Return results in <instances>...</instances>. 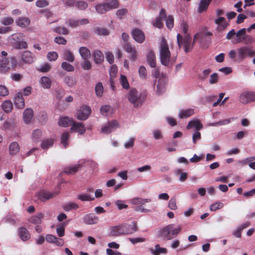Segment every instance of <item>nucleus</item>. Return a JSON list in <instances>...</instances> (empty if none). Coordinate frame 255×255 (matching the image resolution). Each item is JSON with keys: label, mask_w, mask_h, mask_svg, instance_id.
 <instances>
[{"label": "nucleus", "mask_w": 255, "mask_h": 255, "mask_svg": "<svg viewBox=\"0 0 255 255\" xmlns=\"http://www.w3.org/2000/svg\"><path fill=\"white\" fill-rule=\"evenodd\" d=\"M126 97L129 102L135 108L141 107L146 98V95L144 93H138L134 88H131L128 91Z\"/></svg>", "instance_id": "obj_1"}, {"label": "nucleus", "mask_w": 255, "mask_h": 255, "mask_svg": "<svg viewBox=\"0 0 255 255\" xmlns=\"http://www.w3.org/2000/svg\"><path fill=\"white\" fill-rule=\"evenodd\" d=\"M7 53L2 51L0 54V71L6 73L11 68H15L17 66V61L15 57H6Z\"/></svg>", "instance_id": "obj_2"}, {"label": "nucleus", "mask_w": 255, "mask_h": 255, "mask_svg": "<svg viewBox=\"0 0 255 255\" xmlns=\"http://www.w3.org/2000/svg\"><path fill=\"white\" fill-rule=\"evenodd\" d=\"M181 230L182 227L180 226L174 228V225L170 224L161 229L159 231L158 236L164 240H170L176 237Z\"/></svg>", "instance_id": "obj_3"}, {"label": "nucleus", "mask_w": 255, "mask_h": 255, "mask_svg": "<svg viewBox=\"0 0 255 255\" xmlns=\"http://www.w3.org/2000/svg\"><path fill=\"white\" fill-rule=\"evenodd\" d=\"M171 54L167 41L162 38L159 47V58L161 63L166 67L170 66Z\"/></svg>", "instance_id": "obj_4"}, {"label": "nucleus", "mask_w": 255, "mask_h": 255, "mask_svg": "<svg viewBox=\"0 0 255 255\" xmlns=\"http://www.w3.org/2000/svg\"><path fill=\"white\" fill-rule=\"evenodd\" d=\"M24 35L21 33L12 34L9 40L12 46L16 49H26L28 47L26 42L23 41Z\"/></svg>", "instance_id": "obj_5"}, {"label": "nucleus", "mask_w": 255, "mask_h": 255, "mask_svg": "<svg viewBox=\"0 0 255 255\" xmlns=\"http://www.w3.org/2000/svg\"><path fill=\"white\" fill-rule=\"evenodd\" d=\"M177 40L179 48L184 45V51L186 53L189 52L192 49L194 43L196 42V41L193 40V43L191 42L192 38L189 34L185 35L184 37L183 38L180 34H178Z\"/></svg>", "instance_id": "obj_6"}, {"label": "nucleus", "mask_w": 255, "mask_h": 255, "mask_svg": "<svg viewBox=\"0 0 255 255\" xmlns=\"http://www.w3.org/2000/svg\"><path fill=\"white\" fill-rule=\"evenodd\" d=\"M240 102L243 104H247L249 103L255 101V92H244L240 97Z\"/></svg>", "instance_id": "obj_7"}, {"label": "nucleus", "mask_w": 255, "mask_h": 255, "mask_svg": "<svg viewBox=\"0 0 255 255\" xmlns=\"http://www.w3.org/2000/svg\"><path fill=\"white\" fill-rule=\"evenodd\" d=\"M237 52L239 58L242 60L245 58L246 55L250 57L255 56V51L247 46H243L237 49Z\"/></svg>", "instance_id": "obj_8"}, {"label": "nucleus", "mask_w": 255, "mask_h": 255, "mask_svg": "<svg viewBox=\"0 0 255 255\" xmlns=\"http://www.w3.org/2000/svg\"><path fill=\"white\" fill-rule=\"evenodd\" d=\"M91 113L90 108L87 106H82L77 113V119L80 120H85Z\"/></svg>", "instance_id": "obj_9"}, {"label": "nucleus", "mask_w": 255, "mask_h": 255, "mask_svg": "<svg viewBox=\"0 0 255 255\" xmlns=\"http://www.w3.org/2000/svg\"><path fill=\"white\" fill-rule=\"evenodd\" d=\"M124 49L128 53H130L129 59L132 61H135L137 58L138 52L135 48L132 46L129 42H127L123 46Z\"/></svg>", "instance_id": "obj_10"}, {"label": "nucleus", "mask_w": 255, "mask_h": 255, "mask_svg": "<svg viewBox=\"0 0 255 255\" xmlns=\"http://www.w3.org/2000/svg\"><path fill=\"white\" fill-rule=\"evenodd\" d=\"M121 227L123 235L131 234L137 231L136 223L134 221L130 224L122 225Z\"/></svg>", "instance_id": "obj_11"}, {"label": "nucleus", "mask_w": 255, "mask_h": 255, "mask_svg": "<svg viewBox=\"0 0 255 255\" xmlns=\"http://www.w3.org/2000/svg\"><path fill=\"white\" fill-rule=\"evenodd\" d=\"M22 61L26 64H31L35 60V55L30 51L26 50L21 54Z\"/></svg>", "instance_id": "obj_12"}, {"label": "nucleus", "mask_w": 255, "mask_h": 255, "mask_svg": "<svg viewBox=\"0 0 255 255\" xmlns=\"http://www.w3.org/2000/svg\"><path fill=\"white\" fill-rule=\"evenodd\" d=\"M133 39L139 43H142L145 40V35L143 32L138 28L133 29L131 32Z\"/></svg>", "instance_id": "obj_13"}, {"label": "nucleus", "mask_w": 255, "mask_h": 255, "mask_svg": "<svg viewBox=\"0 0 255 255\" xmlns=\"http://www.w3.org/2000/svg\"><path fill=\"white\" fill-rule=\"evenodd\" d=\"M83 221L85 224L91 225L97 224L99 218L93 213H89L83 217Z\"/></svg>", "instance_id": "obj_14"}, {"label": "nucleus", "mask_w": 255, "mask_h": 255, "mask_svg": "<svg viewBox=\"0 0 255 255\" xmlns=\"http://www.w3.org/2000/svg\"><path fill=\"white\" fill-rule=\"evenodd\" d=\"M57 195L56 192H50L47 191H41L37 195L39 200L42 202H45L46 201L55 197Z\"/></svg>", "instance_id": "obj_15"}, {"label": "nucleus", "mask_w": 255, "mask_h": 255, "mask_svg": "<svg viewBox=\"0 0 255 255\" xmlns=\"http://www.w3.org/2000/svg\"><path fill=\"white\" fill-rule=\"evenodd\" d=\"M119 126L118 123L116 120H113L108 123L102 128V132L104 133H109L113 130L117 128Z\"/></svg>", "instance_id": "obj_16"}, {"label": "nucleus", "mask_w": 255, "mask_h": 255, "mask_svg": "<svg viewBox=\"0 0 255 255\" xmlns=\"http://www.w3.org/2000/svg\"><path fill=\"white\" fill-rule=\"evenodd\" d=\"M246 33V29L245 28H243L239 30L237 33H236V36L237 38L233 40V43H239L242 42L243 40H246V36L247 35Z\"/></svg>", "instance_id": "obj_17"}, {"label": "nucleus", "mask_w": 255, "mask_h": 255, "mask_svg": "<svg viewBox=\"0 0 255 255\" xmlns=\"http://www.w3.org/2000/svg\"><path fill=\"white\" fill-rule=\"evenodd\" d=\"M225 20L224 17L219 16L215 20V23L218 25L217 29L219 31H224L229 25L228 23L225 22Z\"/></svg>", "instance_id": "obj_18"}, {"label": "nucleus", "mask_w": 255, "mask_h": 255, "mask_svg": "<svg viewBox=\"0 0 255 255\" xmlns=\"http://www.w3.org/2000/svg\"><path fill=\"white\" fill-rule=\"evenodd\" d=\"M14 102L16 107L19 109H22L24 107V100L21 92H18L16 95Z\"/></svg>", "instance_id": "obj_19"}, {"label": "nucleus", "mask_w": 255, "mask_h": 255, "mask_svg": "<svg viewBox=\"0 0 255 255\" xmlns=\"http://www.w3.org/2000/svg\"><path fill=\"white\" fill-rule=\"evenodd\" d=\"M72 131L78 132L81 134H83L86 131L84 125L81 123L74 122L71 128Z\"/></svg>", "instance_id": "obj_20"}, {"label": "nucleus", "mask_w": 255, "mask_h": 255, "mask_svg": "<svg viewBox=\"0 0 255 255\" xmlns=\"http://www.w3.org/2000/svg\"><path fill=\"white\" fill-rule=\"evenodd\" d=\"M18 235L21 240L24 242L28 240L30 238V235L28 231L24 227H20L18 229Z\"/></svg>", "instance_id": "obj_21"}, {"label": "nucleus", "mask_w": 255, "mask_h": 255, "mask_svg": "<svg viewBox=\"0 0 255 255\" xmlns=\"http://www.w3.org/2000/svg\"><path fill=\"white\" fill-rule=\"evenodd\" d=\"M33 117V111L31 108L26 109L23 113V118L25 124H29Z\"/></svg>", "instance_id": "obj_22"}, {"label": "nucleus", "mask_w": 255, "mask_h": 255, "mask_svg": "<svg viewBox=\"0 0 255 255\" xmlns=\"http://www.w3.org/2000/svg\"><path fill=\"white\" fill-rule=\"evenodd\" d=\"M147 61L149 66L152 68H155L156 65V57L154 52L150 50L146 55Z\"/></svg>", "instance_id": "obj_23"}, {"label": "nucleus", "mask_w": 255, "mask_h": 255, "mask_svg": "<svg viewBox=\"0 0 255 255\" xmlns=\"http://www.w3.org/2000/svg\"><path fill=\"white\" fill-rule=\"evenodd\" d=\"M194 114V110L189 108L186 110H180L178 116L180 119H185L192 116Z\"/></svg>", "instance_id": "obj_24"}, {"label": "nucleus", "mask_w": 255, "mask_h": 255, "mask_svg": "<svg viewBox=\"0 0 255 255\" xmlns=\"http://www.w3.org/2000/svg\"><path fill=\"white\" fill-rule=\"evenodd\" d=\"M193 128L198 131L203 128V125L199 120L190 121L188 124L187 129H189Z\"/></svg>", "instance_id": "obj_25"}, {"label": "nucleus", "mask_w": 255, "mask_h": 255, "mask_svg": "<svg viewBox=\"0 0 255 255\" xmlns=\"http://www.w3.org/2000/svg\"><path fill=\"white\" fill-rule=\"evenodd\" d=\"M150 251L153 255H159L161 254H165L167 252L166 248H161L158 244L155 246L154 249H150Z\"/></svg>", "instance_id": "obj_26"}, {"label": "nucleus", "mask_w": 255, "mask_h": 255, "mask_svg": "<svg viewBox=\"0 0 255 255\" xmlns=\"http://www.w3.org/2000/svg\"><path fill=\"white\" fill-rule=\"evenodd\" d=\"M39 83L41 86L44 89H49L51 86V80L48 77H42L40 78Z\"/></svg>", "instance_id": "obj_27"}, {"label": "nucleus", "mask_w": 255, "mask_h": 255, "mask_svg": "<svg viewBox=\"0 0 255 255\" xmlns=\"http://www.w3.org/2000/svg\"><path fill=\"white\" fill-rule=\"evenodd\" d=\"M79 53L84 60H87L91 57V52L86 47H81L79 49Z\"/></svg>", "instance_id": "obj_28"}, {"label": "nucleus", "mask_w": 255, "mask_h": 255, "mask_svg": "<svg viewBox=\"0 0 255 255\" xmlns=\"http://www.w3.org/2000/svg\"><path fill=\"white\" fill-rule=\"evenodd\" d=\"M74 123V122L73 120L68 117H63L60 119L59 121V125L60 126L67 127L73 125Z\"/></svg>", "instance_id": "obj_29"}, {"label": "nucleus", "mask_w": 255, "mask_h": 255, "mask_svg": "<svg viewBox=\"0 0 255 255\" xmlns=\"http://www.w3.org/2000/svg\"><path fill=\"white\" fill-rule=\"evenodd\" d=\"M63 59L69 62H73L75 60V57L71 51L66 50L63 52Z\"/></svg>", "instance_id": "obj_30"}, {"label": "nucleus", "mask_w": 255, "mask_h": 255, "mask_svg": "<svg viewBox=\"0 0 255 255\" xmlns=\"http://www.w3.org/2000/svg\"><path fill=\"white\" fill-rule=\"evenodd\" d=\"M105 3L108 11L112 9L117 8L119 6V3L117 0H109L107 2Z\"/></svg>", "instance_id": "obj_31"}, {"label": "nucleus", "mask_w": 255, "mask_h": 255, "mask_svg": "<svg viewBox=\"0 0 255 255\" xmlns=\"http://www.w3.org/2000/svg\"><path fill=\"white\" fill-rule=\"evenodd\" d=\"M2 109L5 113H9L11 111L13 106L11 102L9 100H5L3 102L1 105Z\"/></svg>", "instance_id": "obj_32"}, {"label": "nucleus", "mask_w": 255, "mask_h": 255, "mask_svg": "<svg viewBox=\"0 0 255 255\" xmlns=\"http://www.w3.org/2000/svg\"><path fill=\"white\" fill-rule=\"evenodd\" d=\"M19 146L16 142L11 143L9 146V153L11 155H15L19 151Z\"/></svg>", "instance_id": "obj_33"}, {"label": "nucleus", "mask_w": 255, "mask_h": 255, "mask_svg": "<svg viewBox=\"0 0 255 255\" xmlns=\"http://www.w3.org/2000/svg\"><path fill=\"white\" fill-rule=\"evenodd\" d=\"M94 61L97 64H101L104 61V55L100 50H96L94 53Z\"/></svg>", "instance_id": "obj_34"}, {"label": "nucleus", "mask_w": 255, "mask_h": 255, "mask_svg": "<svg viewBox=\"0 0 255 255\" xmlns=\"http://www.w3.org/2000/svg\"><path fill=\"white\" fill-rule=\"evenodd\" d=\"M211 0H201L199 4V12H202L206 10L208 8Z\"/></svg>", "instance_id": "obj_35"}, {"label": "nucleus", "mask_w": 255, "mask_h": 255, "mask_svg": "<svg viewBox=\"0 0 255 255\" xmlns=\"http://www.w3.org/2000/svg\"><path fill=\"white\" fill-rule=\"evenodd\" d=\"M212 36V33L210 32H206L204 33H196L194 36V41H196L197 39H199L200 42H202L204 41L205 37L209 36L211 37Z\"/></svg>", "instance_id": "obj_36"}, {"label": "nucleus", "mask_w": 255, "mask_h": 255, "mask_svg": "<svg viewBox=\"0 0 255 255\" xmlns=\"http://www.w3.org/2000/svg\"><path fill=\"white\" fill-rule=\"evenodd\" d=\"M16 23L21 27H26L30 24V20L26 17H20L16 21Z\"/></svg>", "instance_id": "obj_37"}, {"label": "nucleus", "mask_w": 255, "mask_h": 255, "mask_svg": "<svg viewBox=\"0 0 255 255\" xmlns=\"http://www.w3.org/2000/svg\"><path fill=\"white\" fill-rule=\"evenodd\" d=\"M121 235H123L121 225L112 228L111 231V235L112 236L117 237Z\"/></svg>", "instance_id": "obj_38"}, {"label": "nucleus", "mask_w": 255, "mask_h": 255, "mask_svg": "<svg viewBox=\"0 0 255 255\" xmlns=\"http://www.w3.org/2000/svg\"><path fill=\"white\" fill-rule=\"evenodd\" d=\"M43 218V214L42 213H39L31 217L29 219V222L34 224H40Z\"/></svg>", "instance_id": "obj_39"}, {"label": "nucleus", "mask_w": 255, "mask_h": 255, "mask_svg": "<svg viewBox=\"0 0 255 255\" xmlns=\"http://www.w3.org/2000/svg\"><path fill=\"white\" fill-rule=\"evenodd\" d=\"M79 207V205L74 202L68 203L63 206V209L67 212L73 209L77 210Z\"/></svg>", "instance_id": "obj_40"}, {"label": "nucleus", "mask_w": 255, "mask_h": 255, "mask_svg": "<svg viewBox=\"0 0 255 255\" xmlns=\"http://www.w3.org/2000/svg\"><path fill=\"white\" fill-rule=\"evenodd\" d=\"M54 143L53 140L51 138H47L44 139L41 144V147L43 149H47L49 147H51Z\"/></svg>", "instance_id": "obj_41"}, {"label": "nucleus", "mask_w": 255, "mask_h": 255, "mask_svg": "<svg viewBox=\"0 0 255 255\" xmlns=\"http://www.w3.org/2000/svg\"><path fill=\"white\" fill-rule=\"evenodd\" d=\"M80 167V165L79 164L68 166L65 169L64 172L67 174H74L78 171Z\"/></svg>", "instance_id": "obj_42"}, {"label": "nucleus", "mask_w": 255, "mask_h": 255, "mask_svg": "<svg viewBox=\"0 0 255 255\" xmlns=\"http://www.w3.org/2000/svg\"><path fill=\"white\" fill-rule=\"evenodd\" d=\"M64 82L70 87L74 86L76 84V80L73 76H65L64 78Z\"/></svg>", "instance_id": "obj_43"}, {"label": "nucleus", "mask_w": 255, "mask_h": 255, "mask_svg": "<svg viewBox=\"0 0 255 255\" xmlns=\"http://www.w3.org/2000/svg\"><path fill=\"white\" fill-rule=\"evenodd\" d=\"M69 138V133L68 132H64L61 135V142L63 145L64 148H66L68 143V140Z\"/></svg>", "instance_id": "obj_44"}, {"label": "nucleus", "mask_w": 255, "mask_h": 255, "mask_svg": "<svg viewBox=\"0 0 255 255\" xmlns=\"http://www.w3.org/2000/svg\"><path fill=\"white\" fill-rule=\"evenodd\" d=\"M103 86L102 83H98L95 87V93L97 96L101 97L103 96Z\"/></svg>", "instance_id": "obj_45"}, {"label": "nucleus", "mask_w": 255, "mask_h": 255, "mask_svg": "<svg viewBox=\"0 0 255 255\" xmlns=\"http://www.w3.org/2000/svg\"><path fill=\"white\" fill-rule=\"evenodd\" d=\"M95 8L97 12L100 14L105 13L108 11V10L107 9V7L105 3L103 4H97L95 6Z\"/></svg>", "instance_id": "obj_46"}, {"label": "nucleus", "mask_w": 255, "mask_h": 255, "mask_svg": "<svg viewBox=\"0 0 255 255\" xmlns=\"http://www.w3.org/2000/svg\"><path fill=\"white\" fill-rule=\"evenodd\" d=\"M112 110V108L109 105L102 106L100 108V112L104 116L108 115Z\"/></svg>", "instance_id": "obj_47"}, {"label": "nucleus", "mask_w": 255, "mask_h": 255, "mask_svg": "<svg viewBox=\"0 0 255 255\" xmlns=\"http://www.w3.org/2000/svg\"><path fill=\"white\" fill-rule=\"evenodd\" d=\"M62 68L68 72H73L74 70V67L73 65L67 62H63L61 63Z\"/></svg>", "instance_id": "obj_48"}, {"label": "nucleus", "mask_w": 255, "mask_h": 255, "mask_svg": "<svg viewBox=\"0 0 255 255\" xmlns=\"http://www.w3.org/2000/svg\"><path fill=\"white\" fill-rule=\"evenodd\" d=\"M168 207L173 210H175L177 209L176 197H173L170 199L168 202Z\"/></svg>", "instance_id": "obj_49"}, {"label": "nucleus", "mask_w": 255, "mask_h": 255, "mask_svg": "<svg viewBox=\"0 0 255 255\" xmlns=\"http://www.w3.org/2000/svg\"><path fill=\"white\" fill-rule=\"evenodd\" d=\"M150 199H143L140 198H134L131 200V203L134 205L144 204L145 203L150 202Z\"/></svg>", "instance_id": "obj_50"}, {"label": "nucleus", "mask_w": 255, "mask_h": 255, "mask_svg": "<svg viewBox=\"0 0 255 255\" xmlns=\"http://www.w3.org/2000/svg\"><path fill=\"white\" fill-rule=\"evenodd\" d=\"M120 81L122 87L124 89H128L129 88V83L126 76L122 75L120 78Z\"/></svg>", "instance_id": "obj_51"}, {"label": "nucleus", "mask_w": 255, "mask_h": 255, "mask_svg": "<svg viewBox=\"0 0 255 255\" xmlns=\"http://www.w3.org/2000/svg\"><path fill=\"white\" fill-rule=\"evenodd\" d=\"M78 199L83 201H93L94 200V197H92L89 194H80L78 196Z\"/></svg>", "instance_id": "obj_52"}, {"label": "nucleus", "mask_w": 255, "mask_h": 255, "mask_svg": "<svg viewBox=\"0 0 255 255\" xmlns=\"http://www.w3.org/2000/svg\"><path fill=\"white\" fill-rule=\"evenodd\" d=\"M96 33L99 35H108L109 34V30L105 28L102 27H97L95 30Z\"/></svg>", "instance_id": "obj_53"}, {"label": "nucleus", "mask_w": 255, "mask_h": 255, "mask_svg": "<svg viewBox=\"0 0 255 255\" xmlns=\"http://www.w3.org/2000/svg\"><path fill=\"white\" fill-rule=\"evenodd\" d=\"M168 28L171 29L174 26V18L172 15H168L165 19Z\"/></svg>", "instance_id": "obj_54"}, {"label": "nucleus", "mask_w": 255, "mask_h": 255, "mask_svg": "<svg viewBox=\"0 0 255 255\" xmlns=\"http://www.w3.org/2000/svg\"><path fill=\"white\" fill-rule=\"evenodd\" d=\"M234 120V118H231L228 119H225L223 120H221L218 122H216V123L213 124V125L215 126L226 125H227V124H229V123H230Z\"/></svg>", "instance_id": "obj_55"}, {"label": "nucleus", "mask_w": 255, "mask_h": 255, "mask_svg": "<svg viewBox=\"0 0 255 255\" xmlns=\"http://www.w3.org/2000/svg\"><path fill=\"white\" fill-rule=\"evenodd\" d=\"M42 135V131L40 129H37L33 131L32 133V138L35 140L36 142H38L39 139Z\"/></svg>", "instance_id": "obj_56"}, {"label": "nucleus", "mask_w": 255, "mask_h": 255, "mask_svg": "<svg viewBox=\"0 0 255 255\" xmlns=\"http://www.w3.org/2000/svg\"><path fill=\"white\" fill-rule=\"evenodd\" d=\"M54 31L59 34H62L64 35H67L69 33V31L65 27H57L54 28Z\"/></svg>", "instance_id": "obj_57"}, {"label": "nucleus", "mask_w": 255, "mask_h": 255, "mask_svg": "<svg viewBox=\"0 0 255 255\" xmlns=\"http://www.w3.org/2000/svg\"><path fill=\"white\" fill-rule=\"evenodd\" d=\"M162 80H159L156 87V92L158 95L161 94L165 90L164 84H161Z\"/></svg>", "instance_id": "obj_58"}, {"label": "nucleus", "mask_w": 255, "mask_h": 255, "mask_svg": "<svg viewBox=\"0 0 255 255\" xmlns=\"http://www.w3.org/2000/svg\"><path fill=\"white\" fill-rule=\"evenodd\" d=\"M139 76L140 78L144 79L147 76L146 68L143 66H141L138 70Z\"/></svg>", "instance_id": "obj_59"}, {"label": "nucleus", "mask_w": 255, "mask_h": 255, "mask_svg": "<svg viewBox=\"0 0 255 255\" xmlns=\"http://www.w3.org/2000/svg\"><path fill=\"white\" fill-rule=\"evenodd\" d=\"M47 57L49 61H55L57 59L58 55L56 52L52 51L48 52Z\"/></svg>", "instance_id": "obj_60"}, {"label": "nucleus", "mask_w": 255, "mask_h": 255, "mask_svg": "<svg viewBox=\"0 0 255 255\" xmlns=\"http://www.w3.org/2000/svg\"><path fill=\"white\" fill-rule=\"evenodd\" d=\"M211 72V70L210 69H207L204 70L202 73L199 75V77L200 79L202 81L205 80L209 74Z\"/></svg>", "instance_id": "obj_61"}, {"label": "nucleus", "mask_w": 255, "mask_h": 255, "mask_svg": "<svg viewBox=\"0 0 255 255\" xmlns=\"http://www.w3.org/2000/svg\"><path fill=\"white\" fill-rule=\"evenodd\" d=\"M223 206V204L221 202H216L210 205V209L212 211H215L218 209H221Z\"/></svg>", "instance_id": "obj_62"}, {"label": "nucleus", "mask_w": 255, "mask_h": 255, "mask_svg": "<svg viewBox=\"0 0 255 255\" xmlns=\"http://www.w3.org/2000/svg\"><path fill=\"white\" fill-rule=\"evenodd\" d=\"M219 77L216 73H214L212 74L211 75L210 79H209V83L211 84H214L218 82Z\"/></svg>", "instance_id": "obj_63"}, {"label": "nucleus", "mask_w": 255, "mask_h": 255, "mask_svg": "<svg viewBox=\"0 0 255 255\" xmlns=\"http://www.w3.org/2000/svg\"><path fill=\"white\" fill-rule=\"evenodd\" d=\"M76 6L79 9L84 10L87 8L88 4L85 1H80L77 3Z\"/></svg>", "instance_id": "obj_64"}]
</instances>
